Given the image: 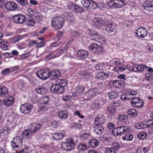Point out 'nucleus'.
Returning a JSON list of instances; mask_svg holds the SVG:
<instances>
[{"label":"nucleus","mask_w":153,"mask_h":153,"mask_svg":"<svg viewBox=\"0 0 153 153\" xmlns=\"http://www.w3.org/2000/svg\"><path fill=\"white\" fill-rule=\"evenodd\" d=\"M110 84L115 88H123L125 86V82L122 80H115L111 81Z\"/></svg>","instance_id":"11"},{"label":"nucleus","mask_w":153,"mask_h":153,"mask_svg":"<svg viewBox=\"0 0 153 153\" xmlns=\"http://www.w3.org/2000/svg\"><path fill=\"white\" fill-rule=\"evenodd\" d=\"M95 25L100 26H102L103 22V20L100 18L95 17L94 19Z\"/></svg>","instance_id":"51"},{"label":"nucleus","mask_w":153,"mask_h":153,"mask_svg":"<svg viewBox=\"0 0 153 153\" xmlns=\"http://www.w3.org/2000/svg\"><path fill=\"white\" fill-rule=\"evenodd\" d=\"M135 68H134V70L135 71H138L139 72H142L144 71L145 68H146L147 66L145 64L138 65L135 64Z\"/></svg>","instance_id":"30"},{"label":"nucleus","mask_w":153,"mask_h":153,"mask_svg":"<svg viewBox=\"0 0 153 153\" xmlns=\"http://www.w3.org/2000/svg\"><path fill=\"white\" fill-rule=\"evenodd\" d=\"M56 84L64 88L67 85V81L65 79L58 78L56 80Z\"/></svg>","instance_id":"35"},{"label":"nucleus","mask_w":153,"mask_h":153,"mask_svg":"<svg viewBox=\"0 0 153 153\" xmlns=\"http://www.w3.org/2000/svg\"><path fill=\"white\" fill-rule=\"evenodd\" d=\"M141 126L140 128L144 129L152 127L153 128V120H149L143 122H140V124Z\"/></svg>","instance_id":"20"},{"label":"nucleus","mask_w":153,"mask_h":153,"mask_svg":"<svg viewBox=\"0 0 153 153\" xmlns=\"http://www.w3.org/2000/svg\"><path fill=\"white\" fill-rule=\"evenodd\" d=\"M129 127L126 126H121L118 127L119 128V133L120 136L124 134L125 133L128 132L129 129Z\"/></svg>","instance_id":"31"},{"label":"nucleus","mask_w":153,"mask_h":153,"mask_svg":"<svg viewBox=\"0 0 153 153\" xmlns=\"http://www.w3.org/2000/svg\"><path fill=\"white\" fill-rule=\"evenodd\" d=\"M76 88L78 92L81 93H83L85 91V88L82 85H78L76 87Z\"/></svg>","instance_id":"60"},{"label":"nucleus","mask_w":153,"mask_h":153,"mask_svg":"<svg viewBox=\"0 0 153 153\" xmlns=\"http://www.w3.org/2000/svg\"><path fill=\"white\" fill-rule=\"evenodd\" d=\"M64 22L65 20L62 17H56L53 18L51 24L55 28L59 30L63 27Z\"/></svg>","instance_id":"2"},{"label":"nucleus","mask_w":153,"mask_h":153,"mask_svg":"<svg viewBox=\"0 0 153 153\" xmlns=\"http://www.w3.org/2000/svg\"><path fill=\"white\" fill-rule=\"evenodd\" d=\"M101 105L99 101H95L93 102L90 105V108L92 109H98L100 108Z\"/></svg>","instance_id":"34"},{"label":"nucleus","mask_w":153,"mask_h":153,"mask_svg":"<svg viewBox=\"0 0 153 153\" xmlns=\"http://www.w3.org/2000/svg\"><path fill=\"white\" fill-rule=\"evenodd\" d=\"M11 129L10 128L9 126H6L3 127L0 130V137H2L7 134H8L9 132H11Z\"/></svg>","instance_id":"21"},{"label":"nucleus","mask_w":153,"mask_h":153,"mask_svg":"<svg viewBox=\"0 0 153 153\" xmlns=\"http://www.w3.org/2000/svg\"><path fill=\"white\" fill-rule=\"evenodd\" d=\"M136 33L138 37L143 38L146 36L148 32L145 28L140 27L137 30Z\"/></svg>","instance_id":"12"},{"label":"nucleus","mask_w":153,"mask_h":153,"mask_svg":"<svg viewBox=\"0 0 153 153\" xmlns=\"http://www.w3.org/2000/svg\"><path fill=\"white\" fill-rule=\"evenodd\" d=\"M7 88L5 86H0V97H4L8 95Z\"/></svg>","instance_id":"23"},{"label":"nucleus","mask_w":153,"mask_h":153,"mask_svg":"<svg viewBox=\"0 0 153 153\" xmlns=\"http://www.w3.org/2000/svg\"><path fill=\"white\" fill-rule=\"evenodd\" d=\"M65 135V133L63 131H58L54 132L52 134V137L54 140H58L62 139Z\"/></svg>","instance_id":"13"},{"label":"nucleus","mask_w":153,"mask_h":153,"mask_svg":"<svg viewBox=\"0 0 153 153\" xmlns=\"http://www.w3.org/2000/svg\"><path fill=\"white\" fill-rule=\"evenodd\" d=\"M49 77L52 76L53 79L57 78L60 77L61 75L60 72L57 70H53L51 72L49 71Z\"/></svg>","instance_id":"26"},{"label":"nucleus","mask_w":153,"mask_h":153,"mask_svg":"<svg viewBox=\"0 0 153 153\" xmlns=\"http://www.w3.org/2000/svg\"><path fill=\"white\" fill-rule=\"evenodd\" d=\"M90 1L91 0H82L81 2L82 5L85 8L88 9L89 4L91 3Z\"/></svg>","instance_id":"56"},{"label":"nucleus","mask_w":153,"mask_h":153,"mask_svg":"<svg viewBox=\"0 0 153 153\" xmlns=\"http://www.w3.org/2000/svg\"><path fill=\"white\" fill-rule=\"evenodd\" d=\"M148 152V148L144 146H141L137 150L136 153H147Z\"/></svg>","instance_id":"45"},{"label":"nucleus","mask_w":153,"mask_h":153,"mask_svg":"<svg viewBox=\"0 0 153 153\" xmlns=\"http://www.w3.org/2000/svg\"><path fill=\"white\" fill-rule=\"evenodd\" d=\"M33 108V105L30 104L26 103L20 105V110L23 114H28L32 111Z\"/></svg>","instance_id":"7"},{"label":"nucleus","mask_w":153,"mask_h":153,"mask_svg":"<svg viewBox=\"0 0 153 153\" xmlns=\"http://www.w3.org/2000/svg\"><path fill=\"white\" fill-rule=\"evenodd\" d=\"M153 2L152 1L150 2L149 1H146L145 3L143 4V7L146 10L149 11H153Z\"/></svg>","instance_id":"22"},{"label":"nucleus","mask_w":153,"mask_h":153,"mask_svg":"<svg viewBox=\"0 0 153 153\" xmlns=\"http://www.w3.org/2000/svg\"><path fill=\"white\" fill-rule=\"evenodd\" d=\"M108 4L109 8H120L126 4L125 2L123 0H111L109 1Z\"/></svg>","instance_id":"5"},{"label":"nucleus","mask_w":153,"mask_h":153,"mask_svg":"<svg viewBox=\"0 0 153 153\" xmlns=\"http://www.w3.org/2000/svg\"><path fill=\"white\" fill-rule=\"evenodd\" d=\"M97 93V91L94 88H92L90 89L88 91L86 92L85 95L87 97H92L95 96V95Z\"/></svg>","instance_id":"40"},{"label":"nucleus","mask_w":153,"mask_h":153,"mask_svg":"<svg viewBox=\"0 0 153 153\" xmlns=\"http://www.w3.org/2000/svg\"><path fill=\"white\" fill-rule=\"evenodd\" d=\"M49 74V71L47 69L39 70L36 73L37 76L42 79H45L48 78Z\"/></svg>","instance_id":"10"},{"label":"nucleus","mask_w":153,"mask_h":153,"mask_svg":"<svg viewBox=\"0 0 153 153\" xmlns=\"http://www.w3.org/2000/svg\"><path fill=\"white\" fill-rule=\"evenodd\" d=\"M88 34L91 36L92 40L96 41L95 38H97L98 36H100L99 35L97 31L94 30H90Z\"/></svg>","instance_id":"36"},{"label":"nucleus","mask_w":153,"mask_h":153,"mask_svg":"<svg viewBox=\"0 0 153 153\" xmlns=\"http://www.w3.org/2000/svg\"><path fill=\"white\" fill-rule=\"evenodd\" d=\"M105 120L102 115L98 114L95 119V125L101 126L105 122Z\"/></svg>","instance_id":"18"},{"label":"nucleus","mask_w":153,"mask_h":153,"mask_svg":"<svg viewBox=\"0 0 153 153\" xmlns=\"http://www.w3.org/2000/svg\"><path fill=\"white\" fill-rule=\"evenodd\" d=\"M88 48L91 51L96 54H100L102 52V47L94 43L91 44L88 47Z\"/></svg>","instance_id":"9"},{"label":"nucleus","mask_w":153,"mask_h":153,"mask_svg":"<svg viewBox=\"0 0 153 153\" xmlns=\"http://www.w3.org/2000/svg\"><path fill=\"white\" fill-rule=\"evenodd\" d=\"M89 147L87 145V144L85 143H80L77 147V149L79 151H84L87 150L89 148Z\"/></svg>","instance_id":"28"},{"label":"nucleus","mask_w":153,"mask_h":153,"mask_svg":"<svg viewBox=\"0 0 153 153\" xmlns=\"http://www.w3.org/2000/svg\"><path fill=\"white\" fill-rule=\"evenodd\" d=\"M50 90L53 93L59 94L64 93L65 89L63 86L56 84L51 85L50 87Z\"/></svg>","instance_id":"6"},{"label":"nucleus","mask_w":153,"mask_h":153,"mask_svg":"<svg viewBox=\"0 0 153 153\" xmlns=\"http://www.w3.org/2000/svg\"><path fill=\"white\" fill-rule=\"evenodd\" d=\"M112 133L114 136H120V134L118 127L114 128L112 131Z\"/></svg>","instance_id":"61"},{"label":"nucleus","mask_w":153,"mask_h":153,"mask_svg":"<svg viewBox=\"0 0 153 153\" xmlns=\"http://www.w3.org/2000/svg\"><path fill=\"white\" fill-rule=\"evenodd\" d=\"M107 111L108 113L111 114V115L117 113L116 108L112 106H110L108 107Z\"/></svg>","instance_id":"48"},{"label":"nucleus","mask_w":153,"mask_h":153,"mask_svg":"<svg viewBox=\"0 0 153 153\" xmlns=\"http://www.w3.org/2000/svg\"><path fill=\"white\" fill-rule=\"evenodd\" d=\"M89 136V134L88 133L85 131H82L80 135V139L83 140H84L85 139L87 138Z\"/></svg>","instance_id":"54"},{"label":"nucleus","mask_w":153,"mask_h":153,"mask_svg":"<svg viewBox=\"0 0 153 153\" xmlns=\"http://www.w3.org/2000/svg\"><path fill=\"white\" fill-rule=\"evenodd\" d=\"M100 141L95 139H91L89 142V147L95 148L97 146L100 144Z\"/></svg>","instance_id":"29"},{"label":"nucleus","mask_w":153,"mask_h":153,"mask_svg":"<svg viewBox=\"0 0 153 153\" xmlns=\"http://www.w3.org/2000/svg\"><path fill=\"white\" fill-rule=\"evenodd\" d=\"M128 92L122 95L120 97V99L122 101H125L126 100H129L132 99L134 97H135L137 94V92L134 91H132L130 89L126 90Z\"/></svg>","instance_id":"4"},{"label":"nucleus","mask_w":153,"mask_h":153,"mask_svg":"<svg viewBox=\"0 0 153 153\" xmlns=\"http://www.w3.org/2000/svg\"><path fill=\"white\" fill-rule=\"evenodd\" d=\"M104 131V127L101 126L95 125L93 128V132L97 135H102Z\"/></svg>","instance_id":"14"},{"label":"nucleus","mask_w":153,"mask_h":153,"mask_svg":"<svg viewBox=\"0 0 153 153\" xmlns=\"http://www.w3.org/2000/svg\"><path fill=\"white\" fill-rule=\"evenodd\" d=\"M27 11L28 14L31 16H36V12L31 8H27Z\"/></svg>","instance_id":"59"},{"label":"nucleus","mask_w":153,"mask_h":153,"mask_svg":"<svg viewBox=\"0 0 153 153\" xmlns=\"http://www.w3.org/2000/svg\"><path fill=\"white\" fill-rule=\"evenodd\" d=\"M62 148L64 150L69 151L74 149L75 146L74 139L72 138H70L67 139L65 142H63L62 143Z\"/></svg>","instance_id":"3"},{"label":"nucleus","mask_w":153,"mask_h":153,"mask_svg":"<svg viewBox=\"0 0 153 153\" xmlns=\"http://www.w3.org/2000/svg\"><path fill=\"white\" fill-rule=\"evenodd\" d=\"M118 96V93L115 91H110L108 94L109 99H112L116 98Z\"/></svg>","instance_id":"47"},{"label":"nucleus","mask_w":153,"mask_h":153,"mask_svg":"<svg viewBox=\"0 0 153 153\" xmlns=\"http://www.w3.org/2000/svg\"><path fill=\"white\" fill-rule=\"evenodd\" d=\"M11 73V69L10 68H6L4 69L1 72L2 75L6 76Z\"/></svg>","instance_id":"58"},{"label":"nucleus","mask_w":153,"mask_h":153,"mask_svg":"<svg viewBox=\"0 0 153 153\" xmlns=\"http://www.w3.org/2000/svg\"><path fill=\"white\" fill-rule=\"evenodd\" d=\"M98 77L100 79H106L107 77L106 74L103 72H101L98 73Z\"/></svg>","instance_id":"62"},{"label":"nucleus","mask_w":153,"mask_h":153,"mask_svg":"<svg viewBox=\"0 0 153 153\" xmlns=\"http://www.w3.org/2000/svg\"><path fill=\"white\" fill-rule=\"evenodd\" d=\"M21 146L22 145L23 142L22 138L20 136H16L12 140Z\"/></svg>","instance_id":"44"},{"label":"nucleus","mask_w":153,"mask_h":153,"mask_svg":"<svg viewBox=\"0 0 153 153\" xmlns=\"http://www.w3.org/2000/svg\"><path fill=\"white\" fill-rule=\"evenodd\" d=\"M131 103L132 107L135 108H141L144 105L143 101L138 97L133 98Z\"/></svg>","instance_id":"8"},{"label":"nucleus","mask_w":153,"mask_h":153,"mask_svg":"<svg viewBox=\"0 0 153 153\" xmlns=\"http://www.w3.org/2000/svg\"><path fill=\"white\" fill-rule=\"evenodd\" d=\"M128 116L125 114L120 115L118 116V120L122 122L126 123L128 120Z\"/></svg>","instance_id":"50"},{"label":"nucleus","mask_w":153,"mask_h":153,"mask_svg":"<svg viewBox=\"0 0 153 153\" xmlns=\"http://www.w3.org/2000/svg\"><path fill=\"white\" fill-rule=\"evenodd\" d=\"M5 97V99L3 100V103L5 106H9L14 104L15 100L13 96L11 95Z\"/></svg>","instance_id":"15"},{"label":"nucleus","mask_w":153,"mask_h":153,"mask_svg":"<svg viewBox=\"0 0 153 153\" xmlns=\"http://www.w3.org/2000/svg\"><path fill=\"white\" fill-rule=\"evenodd\" d=\"M31 133L30 129L25 130L22 132V136L23 138L29 139L31 137Z\"/></svg>","instance_id":"33"},{"label":"nucleus","mask_w":153,"mask_h":153,"mask_svg":"<svg viewBox=\"0 0 153 153\" xmlns=\"http://www.w3.org/2000/svg\"><path fill=\"white\" fill-rule=\"evenodd\" d=\"M137 137L139 139L143 140L147 137V134L145 132H141L138 133Z\"/></svg>","instance_id":"57"},{"label":"nucleus","mask_w":153,"mask_h":153,"mask_svg":"<svg viewBox=\"0 0 153 153\" xmlns=\"http://www.w3.org/2000/svg\"><path fill=\"white\" fill-rule=\"evenodd\" d=\"M49 107L50 105H45V104H42L39 107L38 112L40 114H42L48 111V108Z\"/></svg>","instance_id":"38"},{"label":"nucleus","mask_w":153,"mask_h":153,"mask_svg":"<svg viewBox=\"0 0 153 153\" xmlns=\"http://www.w3.org/2000/svg\"><path fill=\"white\" fill-rule=\"evenodd\" d=\"M62 16L70 22L74 20V16L73 13L71 12L65 11L62 13Z\"/></svg>","instance_id":"17"},{"label":"nucleus","mask_w":153,"mask_h":153,"mask_svg":"<svg viewBox=\"0 0 153 153\" xmlns=\"http://www.w3.org/2000/svg\"><path fill=\"white\" fill-rule=\"evenodd\" d=\"M115 28V27L113 23H108L105 26V29L106 32L111 33L114 31Z\"/></svg>","instance_id":"25"},{"label":"nucleus","mask_w":153,"mask_h":153,"mask_svg":"<svg viewBox=\"0 0 153 153\" xmlns=\"http://www.w3.org/2000/svg\"><path fill=\"white\" fill-rule=\"evenodd\" d=\"M33 150L32 148L30 146L25 147L24 149L19 151V153H30Z\"/></svg>","instance_id":"49"},{"label":"nucleus","mask_w":153,"mask_h":153,"mask_svg":"<svg viewBox=\"0 0 153 153\" xmlns=\"http://www.w3.org/2000/svg\"><path fill=\"white\" fill-rule=\"evenodd\" d=\"M40 124L38 123H33L29 126L30 130L32 133H34L39 130L41 127Z\"/></svg>","instance_id":"19"},{"label":"nucleus","mask_w":153,"mask_h":153,"mask_svg":"<svg viewBox=\"0 0 153 153\" xmlns=\"http://www.w3.org/2000/svg\"><path fill=\"white\" fill-rule=\"evenodd\" d=\"M58 116L60 119H65L68 117V114L66 111L63 110L59 112Z\"/></svg>","instance_id":"42"},{"label":"nucleus","mask_w":153,"mask_h":153,"mask_svg":"<svg viewBox=\"0 0 153 153\" xmlns=\"http://www.w3.org/2000/svg\"><path fill=\"white\" fill-rule=\"evenodd\" d=\"M105 152L106 153H116L115 151H114L113 148L111 147L106 148L105 150Z\"/></svg>","instance_id":"64"},{"label":"nucleus","mask_w":153,"mask_h":153,"mask_svg":"<svg viewBox=\"0 0 153 153\" xmlns=\"http://www.w3.org/2000/svg\"><path fill=\"white\" fill-rule=\"evenodd\" d=\"M80 74L83 78L87 80L91 76L90 73L85 71H81L80 72Z\"/></svg>","instance_id":"41"},{"label":"nucleus","mask_w":153,"mask_h":153,"mask_svg":"<svg viewBox=\"0 0 153 153\" xmlns=\"http://www.w3.org/2000/svg\"><path fill=\"white\" fill-rule=\"evenodd\" d=\"M84 11L83 8L81 6L76 4L73 12L75 13H81Z\"/></svg>","instance_id":"37"},{"label":"nucleus","mask_w":153,"mask_h":153,"mask_svg":"<svg viewBox=\"0 0 153 153\" xmlns=\"http://www.w3.org/2000/svg\"><path fill=\"white\" fill-rule=\"evenodd\" d=\"M21 146L19 145L16 143L15 142L12 140L10 142V147L11 149L13 150L17 151L19 149Z\"/></svg>","instance_id":"43"},{"label":"nucleus","mask_w":153,"mask_h":153,"mask_svg":"<svg viewBox=\"0 0 153 153\" xmlns=\"http://www.w3.org/2000/svg\"><path fill=\"white\" fill-rule=\"evenodd\" d=\"M104 65L103 64L99 63L96 65L95 69L97 70H104Z\"/></svg>","instance_id":"63"},{"label":"nucleus","mask_w":153,"mask_h":153,"mask_svg":"<svg viewBox=\"0 0 153 153\" xmlns=\"http://www.w3.org/2000/svg\"><path fill=\"white\" fill-rule=\"evenodd\" d=\"M90 1L91 3L89 4L88 9H95L99 7L98 4L97 2L91 0Z\"/></svg>","instance_id":"46"},{"label":"nucleus","mask_w":153,"mask_h":153,"mask_svg":"<svg viewBox=\"0 0 153 153\" xmlns=\"http://www.w3.org/2000/svg\"><path fill=\"white\" fill-rule=\"evenodd\" d=\"M78 56L81 59L86 58L88 56V53L85 50H80L77 53Z\"/></svg>","instance_id":"27"},{"label":"nucleus","mask_w":153,"mask_h":153,"mask_svg":"<svg viewBox=\"0 0 153 153\" xmlns=\"http://www.w3.org/2000/svg\"><path fill=\"white\" fill-rule=\"evenodd\" d=\"M131 128L129 127V129L126 133H125L124 135L122 136V138L123 140L129 141L131 140L133 138V135L131 134L129 132L130 131Z\"/></svg>","instance_id":"24"},{"label":"nucleus","mask_w":153,"mask_h":153,"mask_svg":"<svg viewBox=\"0 0 153 153\" xmlns=\"http://www.w3.org/2000/svg\"><path fill=\"white\" fill-rule=\"evenodd\" d=\"M123 60L121 59L114 58L110 61L109 65L110 67H114L113 70L117 73H120L126 70L128 68L125 65Z\"/></svg>","instance_id":"1"},{"label":"nucleus","mask_w":153,"mask_h":153,"mask_svg":"<svg viewBox=\"0 0 153 153\" xmlns=\"http://www.w3.org/2000/svg\"><path fill=\"white\" fill-rule=\"evenodd\" d=\"M111 147L115 151V152H117V151L121 147V145L119 143L117 142H114L111 144Z\"/></svg>","instance_id":"52"},{"label":"nucleus","mask_w":153,"mask_h":153,"mask_svg":"<svg viewBox=\"0 0 153 153\" xmlns=\"http://www.w3.org/2000/svg\"><path fill=\"white\" fill-rule=\"evenodd\" d=\"M36 91L38 94L44 95L46 92L47 89L44 86H39L36 89Z\"/></svg>","instance_id":"32"},{"label":"nucleus","mask_w":153,"mask_h":153,"mask_svg":"<svg viewBox=\"0 0 153 153\" xmlns=\"http://www.w3.org/2000/svg\"><path fill=\"white\" fill-rule=\"evenodd\" d=\"M127 113L131 117H136L137 114L136 110L133 108L129 109L127 111Z\"/></svg>","instance_id":"39"},{"label":"nucleus","mask_w":153,"mask_h":153,"mask_svg":"<svg viewBox=\"0 0 153 153\" xmlns=\"http://www.w3.org/2000/svg\"><path fill=\"white\" fill-rule=\"evenodd\" d=\"M97 38H95L96 41L98 42L101 44L105 43L106 41L105 38L102 36H98Z\"/></svg>","instance_id":"55"},{"label":"nucleus","mask_w":153,"mask_h":153,"mask_svg":"<svg viewBox=\"0 0 153 153\" xmlns=\"http://www.w3.org/2000/svg\"><path fill=\"white\" fill-rule=\"evenodd\" d=\"M50 101V99L49 97L45 96L43 97L42 98V104H45L47 105H50L49 103Z\"/></svg>","instance_id":"53"},{"label":"nucleus","mask_w":153,"mask_h":153,"mask_svg":"<svg viewBox=\"0 0 153 153\" xmlns=\"http://www.w3.org/2000/svg\"><path fill=\"white\" fill-rule=\"evenodd\" d=\"M5 7L7 10L13 11L17 8V5L13 1H7L5 4Z\"/></svg>","instance_id":"16"}]
</instances>
